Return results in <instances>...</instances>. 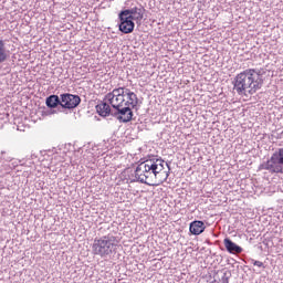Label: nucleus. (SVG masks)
<instances>
[{
	"label": "nucleus",
	"instance_id": "9b49d317",
	"mask_svg": "<svg viewBox=\"0 0 283 283\" xmlns=\"http://www.w3.org/2000/svg\"><path fill=\"white\" fill-rule=\"evenodd\" d=\"M45 105L49 109H56V107H62V99L59 95H50L45 98Z\"/></svg>",
	"mask_w": 283,
	"mask_h": 283
},
{
	"label": "nucleus",
	"instance_id": "20e7f679",
	"mask_svg": "<svg viewBox=\"0 0 283 283\" xmlns=\"http://www.w3.org/2000/svg\"><path fill=\"white\" fill-rule=\"evenodd\" d=\"M259 169H265L269 174H283V148L276 149L268 161L260 165Z\"/></svg>",
	"mask_w": 283,
	"mask_h": 283
},
{
	"label": "nucleus",
	"instance_id": "412c9836",
	"mask_svg": "<svg viewBox=\"0 0 283 283\" xmlns=\"http://www.w3.org/2000/svg\"><path fill=\"white\" fill-rule=\"evenodd\" d=\"M1 154H6V151H1Z\"/></svg>",
	"mask_w": 283,
	"mask_h": 283
},
{
	"label": "nucleus",
	"instance_id": "f3484780",
	"mask_svg": "<svg viewBox=\"0 0 283 283\" xmlns=\"http://www.w3.org/2000/svg\"><path fill=\"white\" fill-rule=\"evenodd\" d=\"M254 266H259L260 269H265L264 263L262 261L252 260Z\"/></svg>",
	"mask_w": 283,
	"mask_h": 283
},
{
	"label": "nucleus",
	"instance_id": "dca6fc26",
	"mask_svg": "<svg viewBox=\"0 0 283 283\" xmlns=\"http://www.w3.org/2000/svg\"><path fill=\"white\" fill-rule=\"evenodd\" d=\"M118 96H124L123 87L115 88L113 92L106 94V98H116Z\"/></svg>",
	"mask_w": 283,
	"mask_h": 283
},
{
	"label": "nucleus",
	"instance_id": "aec40b11",
	"mask_svg": "<svg viewBox=\"0 0 283 283\" xmlns=\"http://www.w3.org/2000/svg\"><path fill=\"white\" fill-rule=\"evenodd\" d=\"M50 114H56V111H51V112H49V115Z\"/></svg>",
	"mask_w": 283,
	"mask_h": 283
},
{
	"label": "nucleus",
	"instance_id": "9d476101",
	"mask_svg": "<svg viewBox=\"0 0 283 283\" xmlns=\"http://www.w3.org/2000/svg\"><path fill=\"white\" fill-rule=\"evenodd\" d=\"M205 221L196 220L190 223L189 231L192 235H200V233H205Z\"/></svg>",
	"mask_w": 283,
	"mask_h": 283
},
{
	"label": "nucleus",
	"instance_id": "1a4fd4ad",
	"mask_svg": "<svg viewBox=\"0 0 283 283\" xmlns=\"http://www.w3.org/2000/svg\"><path fill=\"white\" fill-rule=\"evenodd\" d=\"M223 244L228 253H232V255H240V253L243 251L242 247L235 244V242H232V240L229 238L223 240Z\"/></svg>",
	"mask_w": 283,
	"mask_h": 283
},
{
	"label": "nucleus",
	"instance_id": "2eb2a0df",
	"mask_svg": "<svg viewBox=\"0 0 283 283\" xmlns=\"http://www.w3.org/2000/svg\"><path fill=\"white\" fill-rule=\"evenodd\" d=\"M128 101H126L124 103V105L128 106L129 105L133 107H136L138 105V96L136 95V93L129 94V96H127Z\"/></svg>",
	"mask_w": 283,
	"mask_h": 283
},
{
	"label": "nucleus",
	"instance_id": "f8f14e48",
	"mask_svg": "<svg viewBox=\"0 0 283 283\" xmlns=\"http://www.w3.org/2000/svg\"><path fill=\"white\" fill-rule=\"evenodd\" d=\"M96 112L103 118H106V116H112V114H114V112H112V107L107 103H101L96 105Z\"/></svg>",
	"mask_w": 283,
	"mask_h": 283
},
{
	"label": "nucleus",
	"instance_id": "7ed1b4c3",
	"mask_svg": "<svg viewBox=\"0 0 283 283\" xmlns=\"http://www.w3.org/2000/svg\"><path fill=\"white\" fill-rule=\"evenodd\" d=\"M116 237L104 235L102 238H95L92 244L93 255H99V258H107L112 253H116Z\"/></svg>",
	"mask_w": 283,
	"mask_h": 283
},
{
	"label": "nucleus",
	"instance_id": "f257e3e1",
	"mask_svg": "<svg viewBox=\"0 0 283 283\" xmlns=\"http://www.w3.org/2000/svg\"><path fill=\"white\" fill-rule=\"evenodd\" d=\"M168 171H165V160L154 158L147 159L140 163L135 169V182L142 185H148V187H158L161 182H165L169 178V171L171 168L169 164H166Z\"/></svg>",
	"mask_w": 283,
	"mask_h": 283
},
{
	"label": "nucleus",
	"instance_id": "4468645a",
	"mask_svg": "<svg viewBox=\"0 0 283 283\" xmlns=\"http://www.w3.org/2000/svg\"><path fill=\"white\" fill-rule=\"evenodd\" d=\"M106 101H108L109 105H112L113 109H118V107H123V103H125V96H118V97H106Z\"/></svg>",
	"mask_w": 283,
	"mask_h": 283
},
{
	"label": "nucleus",
	"instance_id": "39448f33",
	"mask_svg": "<svg viewBox=\"0 0 283 283\" xmlns=\"http://www.w3.org/2000/svg\"><path fill=\"white\" fill-rule=\"evenodd\" d=\"M62 99V109H76L81 105V96L71 93H63L60 95Z\"/></svg>",
	"mask_w": 283,
	"mask_h": 283
},
{
	"label": "nucleus",
	"instance_id": "f03ea898",
	"mask_svg": "<svg viewBox=\"0 0 283 283\" xmlns=\"http://www.w3.org/2000/svg\"><path fill=\"white\" fill-rule=\"evenodd\" d=\"M233 90L240 95L250 94L253 95L258 90H262L264 85V78L262 77V71L258 69H248L239 73L234 77Z\"/></svg>",
	"mask_w": 283,
	"mask_h": 283
},
{
	"label": "nucleus",
	"instance_id": "6ab92c4d",
	"mask_svg": "<svg viewBox=\"0 0 283 283\" xmlns=\"http://www.w3.org/2000/svg\"><path fill=\"white\" fill-rule=\"evenodd\" d=\"M222 283H229V276L227 275V273L223 274L222 279H221Z\"/></svg>",
	"mask_w": 283,
	"mask_h": 283
},
{
	"label": "nucleus",
	"instance_id": "a211bd4d",
	"mask_svg": "<svg viewBox=\"0 0 283 283\" xmlns=\"http://www.w3.org/2000/svg\"><path fill=\"white\" fill-rule=\"evenodd\" d=\"M129 94H134V92H132L129 88L123 87V96H129Z\"/></svg>",
	"mask_w": 283,
	"mask_h": 283
},
{
	"label": "nucleus",
	"instance_id": "ddd939ff",
	"mask_svg": "<svg viewBox=\"0 0 283 283\" xmlns=\"http://www.w3.org/2000/svg\"><path fill=\"white\" fill-rule=\"evenodd\" d=\"M10 59V51L6 49V41L0 39V63H6Z\"/></svg>",
	"mask_w": 283,
	"mask_h": 283
},
{
	"label": "nucleus",
	"instance_id": "423d86ee",
	"mask_svg": "<svg viewBox=\"0 0 283 283\" xmlns=\"http://www.w3.org/2000/svg\"><path fill=\"white\" fill-rule=\"evenodd\" d=\"M118 19L119 32H122L123 34H132V32H134V28H136V23H134V21L130 20L128 15L125 14L123 11L118 13Z\"/></svg>",
	"mask_w": 283,
	"mask_h": 283
},
{
	"label": "nucleus",
	"instance_id": "6e6552de",
	"mask_svg": "<svg viewBox=\"0 0 283 283\" xmlns=\"http://www.w3.org/2000/svg\"><path fill=\"white\" fill-rule=\"evenodd\" d=\"M115 109L116 111L112 113V116L117 117L119 123H130L132 118H134V112L129 106L125 105V107H118Z\"/></svg>",
	"mask_w": 283,
	"mask_h": 283
},
{
	"label": "nucleus",
	"instance_id": "0eeeda50",
	"mask_svg": "<svg viewBox=\"0 0 283 283\" xmlns=\"http://www.w3.org/2000/svg\"><path fill=\"white\" fill-rule=\"evenodd\" d=\"M122 12L127 14L130 20L136 21L139 25L143 22V19H145V7L140 4L138 7L122 10Z\"/></svg>",
	"mask_w": 283,
	"mask_h": 283
}]
</instances>
